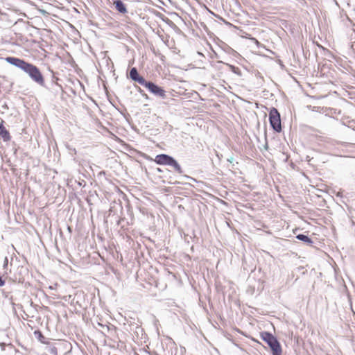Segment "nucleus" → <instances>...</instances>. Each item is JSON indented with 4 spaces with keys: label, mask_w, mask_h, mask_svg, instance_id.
Wrapping results in <instances>:
<instances>
[{
    "label": "nucleus",
    "mask_w": 355,
    "mask_h": 355,
    "mask_svg": "<svg viewBox=\"0 0 355 355\" xmlns=\"http://www.w3.org/2000/svg\"><path fill=\"white\" fill-rule=\"evenodd\" d=\"M80 83V85L83 87V85L82 84V83L79 82Z\"/></svg>",
    "instance_id": "32"
},
{
    "label": "nucleus",
    "mask_w": 355,
    "mask_h": 355,
    "mask_svg": "<svg viewBox=\"0 0 355 355\" xmlns=\"http://www.w3.org/2000/svg\"><path fill=\"white\" fill-rule=\"evenodd\" d=\"M78 184H79L80 186H82V182H78Z\"/></svg>",
    "instance_id": "31"
},
{
    "label": "nucleus",
    "mask_w": 355,
    "mask_h": 355,
    "mask_svg": "<svg viewBox=\"0 0 355 355\" xmlns=\"http://www.w3.org/2000/svg\"><path fill=\"white\" fill-rule=\"evenodd\" d=\"M2 293H3V295H5V297H7V295H6V293H4V291H2Z\"/></svg>",
    "instance_id": "28"
},
{
    "label": "nucleus",
    "mask_w": 355,
    "mask_h": 355,
    "mask_svg": "<svg viewBox=\"0 0 355 355\" xmlns=\"http://www.w3.org/2000/svg\"><path fill=\"white\" fill-rule=\"evenodd\" d=\"M212 58H213L218 59V58H220V56H219V55H218L217 53H216L215 51H214V55H213V57H212Z\"/></svg>",
    "instance_id": "22"
},
{
    "label": "nucleus",
    "mask_w": 355,
    "mask_h": 355,
    "mask_svg": "<svg viewBox=\"0 0 355 355\" xmlns=\"http://www.w3.org/2000/svg\"><path fill=\"white\" fill-rule=\"evenodd\" d=\"M5 60L8 64L13 65V66L21 69L22 71L24 70L26 65L28 62H26V60H24V59L14 57V56H8V57L5 58Z\"/></svg>",
    "instance_id": "6"
},
{
    "label": "nucleus",
    "mask_w": 355,
    "mask_h": 355,
    "mask_svg": "<svg viewBox=\"0 0 355 355\" xmlns=\"http://www.w3.org/2000/svg\"><path fill=\"white\" fill-rule=\"evenodd\" d=\"M2 293H3V295H5V297H7V295H6V293H4V291H2Z\"/></svg>",
    "instance_id": "26"
},
{
    "label": "nucleus",
    "mask_w": 355,
    "mask_h": 355,
    "mask_svg": "<svg viewBox=\"0 0 355 355\" xmlns=\"http://www.w3.org/2000/svg\"><path fill=\"white\" fill-rule=\"evenodd\" d=\"M8 266V259L7 257H6L4 259V261H3V269L4 270V272L7 271Z\"/></svg>",
    "instance_id": "18"
},
{
    "label": "nucleus",
    "mask_w": 355,
    "mask_h": 355,
    "mask_svg": "<svg viewBox=\"0 0 355 355\" xmlns=\"http://www.w3.org/2000/svg\"><path fill=\"white\" fill-rule=\"evenodd\" d=\"M113 4L116 10L119 13L125 14L128 12L126 5L121 0H114Z\"/></svg>",
    "instance_id": "9"
},
{
    "label": "nucleus",
    "mask_w": 355,
    "mask_h": 355,
    "mask_svg": "<svg viewBox=\"0 0 355 355\" xmlns=\"http://www.w3.org/2000/svg\"><path fill=\"white\" fill-rule=\"evenodd\" d=\"M260 337L269 347L272 355H282L283 349L277 338L269 331H262Z\"/></svg>",
    "instance_id": "3"
},
{
    "label": "nucleus",
    "mask_w": 355,
    "mask_h": 355,
    "mask_svg": "<svg viewBox=\"0 0 355 355\" xmlns=\"http://www.w3.org/2000/svg\"><path fill=\"white\" fill-rule=\"evenodd\" d=\"M0 138L4 142H8L11 139L10 134L4 126V121L3 120H1V121L0 122Z\"/></svg>",
    "instance_id": "7"
},
{
    "label": "nucleus",
    "mask_w": 355,
    "mask_h": 355,
    "mask_svg": "<svg viewBox=\"0 0 355 355\" xmlns=\"http://www.w3.org/2000/svg\"><path fill=\"white\" fill-rule=\"evenodd\" d=\"M218 45L225 53L234 57L239 55L237 51H236L234 49H233L231 46H230L224 42L220 40V44Z\"/></svg>",
    "instance_id": "8"
},
{
    "label": "nucleus",
    "mask_w": 355,
    "mask_h": 355,
    "mask_svg": "<svg viewBox=\"0 0 355 355\" xmlns=\"http://www.w3.org/2000/svg\"><path fill=\"white\" fill-rule=\"evenodd\" d=\"M137 328L139 329L141 331H143V329H141V327H137Z\"/></svg>",
    "instance_id": "29"
},
{
    "label": "nucleus",
    "mask_w": 355,
    "mask_h": 355,
    "mask_svg": "<svg viewBox=\"0 0 355 355\" xmlns=\"http://www.w3.org/2000/svg\"><path fill=\"white\" fill-rule=\"evenodd\" d=\"M269 123L271 128L275 132L280 133L282 131L281 115L278 110L272 107L269 110Z\"/></svg>",
    "instance_id": "5"
},
{
    "label": "nucleus",
    "mask_w": 355,
    "mask_h": 355,
    "mask_svg": "<svg viewBox=\"0 0 355 355\" xmlns=\"http://www.w3.org/2000/svg\"><path fill=\"white\" fill-rule=\"evenodd\" d=\"M2 293H3V295H5V297H7V295H6V293H4V291H2Z\"/></svg>",
    "instance_id": "27"
},
{
    "label": "nucleus",
    "mask_w": 355,
    "mask_h": 355,
    "mask_svg": "<svg viewBox=\"0 0 355 355\" xmlns=\"http://www.w3.org/2000/svg\"><path fill=\"white\" fill-rule=\"evenodd\" d=\"M127 78L144 86L148 90L149 92L154 94L155 96L161 97L162 98H166V92L164 88L150 80H146L139 73L136 67H132L129 70L128 73H127Z\"/></svg>",
    "instance_id": "1"
},
{
    "label": "nucleus",
    "mask_w": 355,
    "mask_h": 355,
    "mask_svg": "<svg viewBox=\"0 0 355 355\" xmlns=\"http://www.w3.org/2000/svg\"><path fill=\"white\" fill-rule=\"evenodd\" d=\"M295 238L303 242L304 244H306L308 246H312L314 243L312 239L307 234H298L296 235Z\"/></svg>",
    "instance_id": "10"
},
{
    "label": "nucleus",
    "mask_w": 355,
    "mask_h": 355,
    "mask_svg": "<svg viewBox=\"0 0 355 355\" xmlns=\"http://www.w3.org/2000/svg\"><path fill=\"white\" fill-rule=\"evenodd\" d=\"M156 171H157V172H158V173H162V172H163V170H162V168H156Z\"/></svg>",
    "instance_id": "24"
},
{
    "label": "nucleus",
    "mask_w": 355,
    "mask_h": 355,
    "mask_svg": "<svg viewBox=\"0 0 355 355\" xmlns=\"http://www.w3.org/2000/svg\"><path fill=\"white\" fill-rule=\"evenodd\" d=\"M23 71L26 73L30 78L40 86L44 87V78L40 69L35 64L28 62Z\"/></svg>",
    "instance_id": "4"
},
{
    "label": "nucleus",
    "mask_w": 355,
    "mask_h": 355,
    "mask_svg": "<svg viewBox=\"0 0 355 355\" xmlns=\"http://www.w3.org/2000/svg\"><path fill=\"white\" fill-rule=\"evenodd\" d=\"M121 113L123 115L124 117L126 118V115L125 114H123L122 112H121Z\"/></svg>",
    "instance_id": "30"
},
{
    "label": "nucleus",
    "mask_w": 355,
    "mask_h": 355,
    "mask_svg": "<svg viewBox=\"0 0 355 355\" xmlns=\"http://www.w3.org/2000/svg\"><path fill=\"white\" fill-rule=\"evenodd\" d=\"M218 62L226 64L229 67V69H230V71L232 72H233L234 73L236 74L237 76H239L240 77L242 76V72L239 67H235L234 65L230 64L229 63H225L220 60H219Z\"/></svg>",
    "instance_id": "12"
},
{
    "label": "nucleus",
    "mask_w": 355,
    "mask_h": 355,
    "mask_svg": "<svg viewBox=\"0 0 355 355\" xmlns=\"http://www.w3.org/2000/svg\"><path fill=\"white\" fill-rule=\"evenodd\" d=\"M67 149L70 151L71 153L76 154V150L75 148L70 146L69 145H67Z\"/></svg>",
    "instance_id": "19"
},
{
    "label": "nucleus",
    "mask_w": 355,
    "mask_h": 355,
    "mask_svg": "<svg viewBox=\"0 0 355 355\" xmlns=\"http://www.w3.org/2000/svg\"><path fill=\"white\" fill-rule=\"evenodd\" d=\"M5 275H8L7 271H5L3 275H0V287H3L6 284V279L3 278Z\"/></svg>",
    "instance_id": "16"
},
{
    "label": "nucleus",
    "mask_w": 355,
    "mask_h": 355,
    "mask_svg": "<svg viewBox=\"0 0 355 355\" xmlns=\"http://www.w3.org/2000/svg\"><path fill=\"white\" fill-rule=\"evenodd\" d=\"M155 15L157 17L160 18L163 21L166 23L167 24H168V25L173 24V22L171 19H169L168 18L165 17L162 13H161L158 11H155Z\"/></svg>",
    "instance_id": "14"
},
{
    "label": "nucleus",
    "mask_w": 355,
    "mask_h": 355,
    "mask_svg": "<svg viewBox=\"0 0 355 355\" xmlns=\"http://www.w3.org/2000/svg\"><path fill=\"white\" fill-rule=\"evenodd\" d=\"M234 159L232 156L230 157L229 158L227 159V161L230 163H232L234 162Z\"/></svg>",
    "instance_id": "21"
},
{
    "label": "nucleus",
    "mask_w": 355,
    "mask_h": 355,
    "mask_svg": "<svg viewBox=\"0 0 355 355\" xmlns=\"http://www.w3.org/2000/svg\"><path fill=\"white\" fill-rule=\"evenodd\" d=\"M134 87L137 89V91L146 100L149 99L148 96L145 93V92L138 85H134Z\"/></svg>",
    "instance_id": "15"
},
{
    "label": "nucleus",
    "mask_w": 355,
    "mask_h": 355,
    "mask_svg": "<svg viewBox=\"0 0 355 355\" xmlns=\"http://www.w3.org/2000/svg\"><path fill=\"white\" fill-rule=\"evenodd\" d=\"M98 325H100L101 327H102L103 328V330H102V332L105 334V331L107 332H109L111 327L108 325H103V324H101L100 323H98Z\"/></svg>",
    "instance_id": "17"
},
{
    "label": "nucleus",
    "mask_w": 355,
    "mask_h": 355,
    "mask_svg": "<svg viewBox=\"0 0 355 355\" xmlns=\"http://www.w3.org/2000/svg\"><path fill=\"white\" fill-rule=\"evenodd\" d=\"M184 178H187V179H189V180H191L193 182H197L196 180L191 176H189L187 175H183Z\"/></svg>",
    "instance_id": "20"
},
{
    "label": "nucleus",
    "mask_w": 355,
    "mask_h": 355,
    "mask_svg": "<svg viewBox=\"0 0 355 355\" xmlns=\"http://www.w3.org/2000/svg\"><path fill=\"white\" fill-rule=\"evenodd\" d=\"M279 65L283 68L284 65L283 64L281 60L279 61Z\"/></svg>",
    "instance_id": "25"
},
{
    "label": "nucleus",
    "mask_w": 355,
    "mask_h": 355,
    "mask_svg": "<svg viewBox=\"0 0 355 355\" xmlns=\"http://www.w3.org/2000/svg\"><path fill=\"white\" fill-rule=\"evenodd\" d=\"M35 337L42 344H49L46 338L43 335L42 332L39 330H35L33 332Z\"/></svg>",
    "instance_id": "11"
},
{
    "label": "nucleus",
    "mask_w": 355,
    "mask_h": 355,
    "mask_svg": "<svg viewBox=\"0 0 355 355\" xmlns=\"http://www.w3.org/2000/svg\"><path fill=\"white\" fill-rule=\"evenodd\" d=\"M59 80V79H58L57 77H55V76H54V74H53V76H52V81L54 83V82H55V81H57V80Z\"/></svg>",
    "instance_id": "23"
},
{
    "label": "nucleus",
    "mask_w": 355,
    "mask_h": 355,
    "mask_svg": "<svg viewBox=\"0 0 355 355\" xmlns=\"http://www.w3.org/2000/svg\"><path fill=\"white\" fill-rule=\"evenodd\" d=\"M48 346L46 347V352L51 355H58V349L57 347L54 345L49 343L47 344Z\"/></svg>",
    "instance_id": "13"
},
{
    "label": "nucleus",
    "mask_w": 355,
    "mask_h": 355,
    "mask_svg": "<svg viewBox=\"0 0 355 355\" xmlns=\"http://www.w3.org/2000/svg\"><path fill=\"white\" fill-rule=\"evenodd\" d=\"M153 161L157 165L171 167L173 171L179 174H183L184 171L179 162L171 155L161 153L155 156Z\"/></svg>",
    "instance_id": "2"
}]
</instances>
